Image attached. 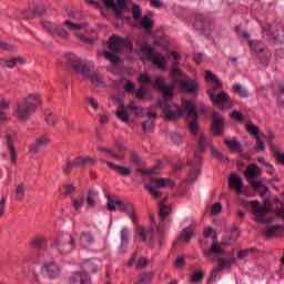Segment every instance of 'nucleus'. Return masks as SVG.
<instances>
[{"label":"nucleus","mask_w":284,"mask_h":284,"mask_svg":"<svg viewBox=\"0 0 284 284\" xmlns=\"http://www.w3.org/2000/svg\"><path fill=\"white\" fill-rule=\"evenodd\" d=\"M230 235L229 239L231 241H237L239 236H241V231H239V226L234 225L233 227L230 229L229 231Z\"/></svg>","instance_id":"obj_58"},{"label":"nucleus","mask_w":284,"mask_h":284,"mask_svg":"<svg viewBox=\"0 0 284 284\" xmlns=\"http://www.w3.org/2000/svg\"><path fill=\"white\" fill-rule=\"evenodd\" d=\"M151 181L156 185V187H171V190H174V187H176V184L170 179L153 178L151 179Z\"/></svg>","instance_id":"obj_31"},{"label":"nucleus","mask_w":284,"mask_h":284,"mask_svg":"<svg viewBox=\"0 0 284 284\" xmlns=\"http://www.w3.org/2000/svg\"><path fill=\"white\" fill-rule=\"evenodd\" d=\"M26 199V184L20 183L14 187V200L21 203Z\"/></svg>","instance_id":"obj_38"},{"label":"nucleus","mask_w":284,"mask_h":284,"mask_svg":"<svg viewBox=\"0 0 284 284\" xmlns=\"http://www.w3.org/2000/svg\"><path fill=\"white\" fill-rule=\"evenodd\" d=\"M115 116L120 119V121H123V123H130V115L125 111V108L115 111Z\"/></svg>","instance_id":"obj_53"},{"label":"nucleus","mask_w":284,"mask_h":284,"mask_svg":"<svg viewBox=\"0 0 284 284\" xmlns=\"http://www.w3.org/2000/svg\"><path fill=\"white\" fill-rule=\"evenodd\" d=\"M251 48L254 52H256L258 54L260 61H262V63L264 65H267V63H270V52L265 51L263 48H254V42L251 41Z\"/></svg>","instance_id":"obj_33"},{"label":"nucleus","mask_w":284,"mask_h":284,"mask_svg":"<svg viewBox=\"0 0 284 284\" xmlns=\"http://www.w3.org/2000/svg\"><path fill=\"white\" fill-rule=\"evenodd\" d=\"M90 281V276L85 272H75L73 273L69 280V284H85Z\"/></svg>","instance_id":"obj_26"},{"label":"nucleus","mask_w":284,"mask_h":284,"mask_svg":"<svg viewBox=\"0 0 284 284\" xmlns=\"http://www.w3.org/2000/svg\"><path fill=\"white\" fill-rule=\"evenodd\" d=\"M75 245L77 240L74 239V236L64 235L62 237L55 239L52 242L51 247H53V250H57L58 254L64 256L65 254H71Z\"/></svg>","instance_id":"obj_5"},{"label":"nucleus","mask_w":284,"mask_h":284,"mask_svg":"<svg viewBox=\"0 0 284 284\" xmlns=\"http://www.w3.org/2000/svg\"><path fill=\"white\" fill-rule=\"evenodd\" d=\"M194 236H196V234L194 233V230H192V227H186L181 232L179 241H184V243H190V241H192Z\"/></svg>","instance_id":"obj_39"},{"label":"nucleus","mask_w":284,"mask_h":284,"mask_svg":"<svg viewBox=\"0 0 284 284\" xmlns=\"http://www.w3.org/2000/svg\"><path fill=\"white\" fill-rule=\"evenodd\" d=\"M140 26L141 28H143V30H145V32H152V28L154 24L152 23V20L150 19V17L144 16L142 18Z\"/></svg>","instance_id":"obj_48"},{"label":"nucleus","mask_w":284,"mask_h":284,"mask_svg":"<svg viewBox=\"0 0 284 284\" xmlns=\"http://www.w3.org/2000/svg\"><path fill=\"white\" fill-rule=\"evenodd\" d=\"M130 159L135 165H143L144 163L143 158H141V155H139V153H136L135 151H132L130 153Z\"/></svg>","instance_id":"obj_59"},{"label":"nucleus","mask_w":284,"mask_h":284,"mask_svg":"<svg viewBox=\"0 0 284 284\" xmlns=\"http://www.w3.org/2000/svg\"><path fill=\"white\" fill-rule=\"evenodd\" d=\"M224 145H226L229 150H232V152H241L242 150L241 143L236 141V139H233V140L225 139Z\"/></svg>","instance_id":"obj_40"},{"label":"nucleus","mask_w":284,"mask_h":284,"mask_svg":"<svg viewBox=\"0 0 284 284\" xmlns=\"http://www.w3.org/2000/svg\"><path fill=\"white\" fill-rule=\"evenodd\" d=\"M212 124H211V133L213 136H223V132H225V118L221 115L219 112H213L211 114Z\"/></svg>","instance_id":"obj_11"},{"label":"nucleus","mask_w":284,"mask_h":284,"mask_svg":"<svg viewBox=\"0 0 284 284\" xmlns=\"http://www.w3.org/2000/svg\"><path fill=\"white\" fill-rule=\"evenodd\" d=\"M141 52L148 57L149 61H151L155 68H159V70H165V57L163 54L154 52V49L149 44L141 47Z\"/></svg>","instance_id":"obj_7"},{"label":"nucleus","mask_w":284,"mask_h":284,"mask_svg":"<svg viewBox=\"0 0 284 284\" xmlns=\"http://www.w3.org/2000/svg\"><path fill=\"white\" fill-rule=\"evenodd\" d=\"M45 32L49 34H54L55 37H60L61 39H68L70 37V32L68 30L52 23V22H41Z\"/></svg>","instance_id":"obj_18"},{"label":"nucleus","mask_w":284,"mask_h":284,"mask_svg":"<svg viewBox=\"0 0 284 284\" xmlns=\"http://www.w3.org/2000/svg\"><path fill=\"white\" fill-rule=\"evenodd\" d=\"M179 65L180 62H173L170 69V74L172 75L174 82L176 79H187V75L183 73V70H181Z\"/></svg>","instance_id":"obj_30"},{"label":"nucleus","mask_w":284,"mask_h":284,"mask_svg":"<svg viewBox=\"0 0 284 284\" xmlns=\"http://www.w3.org/2000/svg\"><path fill=\"white\" fill-rule=\"evenodd\" d=\"M144 187L149 192V194H151V196H153V199H161V196H162L161 191H159L156 187H154L150 184H145Z\"/></svg>","instance_id":"obj_54"},{"label":"nucleus","mask_w":284,"mask_h":284,"mask_svg":"<svg viewBox=\"0 0 284 284\" xmlns=\"http://www.w3.org/2000/svg\"><path fill=\"white\" fill-rule=\"evenodd\" d=\"M142 128L144 132H154V121L153 120H146L142 122Z\"/></svg>","instance_id":"obj_62"},{"label":"nucleus","mask_w":284,"mask_h":284,"mask_svg":"<svg viewBox=\"0 0 284 284\" xmlns=\"http://www.w3.org/2000/svg\"><path fill=\"white\" fill-rule=\"evenodd\" d=\"M280 230H283V226L281 225L267 226L265 231L266 239H273V236H276V234H278Z\"/></svg>","instance_id":"obj_46"},{"label":"nucleus","mask_w":284,"mask_h":284,"mask_svg":"<svg viewBox=\"0 0 284 284\" xmlns=\"http://www.w3.org/2000/svg\"><path fill=\"white\" fill-rule=\"evenodd\" d=\"M251 206L253 207L255 214L260 217L258 221L261 223H272L274 217L267 216L270 212H272V204L265 202L263 205L258 204V202H251Z\"/></svg>","instance_id":"obj_9"},{"label":"nucleus","mask_w":284,"mask_h":284,"mask_svg":"<svg viewBox=\"0 0 284 284\" xmlns=\"http://www.w3.org/2000/svg\"><path fill=\"white\" fill-rule=\"evenodd\" d=\"M128 110H130V112H133L135 116H143V108L140 105H136V102L134 101L130 102Z\"/></svg>","instance_id":"obj_47"},{"label":"nucleus","mask_w":284,"mask_h":284,"mask_svg":"<svg viewBox=\"0 0 284 284\" xmlns=\"http://www.w3.org/2000/svg\"><path fill=\"white\" fill-rule=\"evenodd\" d=\"M203 278H205V273L201 270L195 271L191 277H190V283L192 284H199L203 282Z\"/></svg>","instance_id":"obj_45"},{"label":"nucleus","mask_w":284,"mask_h":284,"mask_svg":"<svg viewBox=\"0 0 284 284\" xmlns=\"http://www.w3.org/2000/svg\"><path fill=\"white\" fill-rule=\"evenodd\" d=\"M229 187L236 192L241 205L247 210L250 207V196L247 191L243 190V178L236 175V173H231L229 176Z\"/></svg>","instance_id":"obj_4"},{"label":"nucleus","mask_w":284,"mask_h":284,"mask_svg":"<svg viewBox=\"0 0 284 284\" xmlns=\"http://www.w3.org/2000/svg\"><path fill=\"white\" fill-rule=\"evenodd\" d=\"M83 203H85V194H82L80 197L73 199L72 205L75 212H79L81 207H83Z\"/></svg>","instance_id":"obj_51"},{"label":"nucleus","mask_w":284,"mask_h":284,"mask_svg":"<svg viewBox=\"0 0 284 284\" xmlns=\"http://www.w3.org/2000/svg\"><path fill=\"white\" fill-rule=\"evenodd\" d=\"M44 122L49 128H57L59 123V118H57V114L52 113L51 111L44 112Z\"/></svg>","instance_id":"obj_37"},{"label":"nucleus","mask_w":284,"mask_h":284,"mask_svg":"<svg viewBox=\"0 0 284 284\" xmlns=\"http://www.w3.org/2000/svg\"><path fill=\"white\" fill-rule=\"evenodd\" d=\"M237 166L240 168V172L244 170V176L247 181H250V164L243 163V161H237Z\"/></svg>","instance_id":"obj_55"},{"label":"nucleus","mask_w":284,"mask_h":284,"mask_svg":"<svg viewBox=\"0 0 284 284\" xmlns=\"http://www.w3.org/2000/svg\"><path fill=\"white\" fill-rule=\"evenodd\" d=\"M43 271L45 272L47 276H49V278H59V274H61L59 265H57L54 262L44 264Z\"/></svg>","instance_id":"obj_27"},{"label":"nucleus","mask_w":284,"mask_h":284,"mask_svg":"<svg viewBox=\"0 0 284 284\" xmlns=\"http://www.w3.org/2000/svg\"><path fill=\"white\" fill-rule=\"evenodd\" d=\"M63 26H65V28L70 29L72 32H79L81 30H83V28L88 27V23H74L70 20H65Z\"/></svg>","instance_id":"obj_41"},{"label":"nucleus","mask_w":284,"mask_h":284,"mask_svg":"<svg viewBox=\"0 0 284 284\" xmlns=\"http://www.w3.org/2000/svg\"><path fill=\"white\" fill-rule=\"evenodd\" d=\"M211 154L213 159H216L217 161H226L230 162V159H227L223 153L219 152L215 148H211Z\"/></svg>","instance_id":"obj_56"},{"label":"nucleus","mask_w":284,"mask_h":284,"mask_svg":"<svg viewBox=\"0 0 284 284\" xmlns=\"http://www.w3.org/2000/svg\"><path fill=\"white\" fill-rule=\"evenodd\" d=\"M215 90H220L217 87H213L207 91V94L213 103V105H235L236 101H234L227 92L222 91L220 93H215Z\"/></svg>","instance_id":"obj_8"},{"label":"nucleus","mask_w":284,"mask_h":284,"mask_svg":"<svg viewBox=\"0 0 284 284\" xmlns=\"http://www.w3.org/2000/svg\"><path fill=\"white\" fill-rule=\"evenodd\" d=\"M98 159L94 156H77L74 159L75 168H94L98 163Z\"/></svg>","instance_id":"obj_20"},{"label":"nucleus","mask_w":284,"mask_h":284,"mask_svg":"<svg viewBox=\"0 0 284 284\" xmlns=\"http://www.w3.org/2000/svg\"><path fill=\"white\" fill-rule=\"evenodd\" d=\"M97 150L98 152H101L102 154L108 156V159H119V154H116V152H114V150L110 148L99 145Z\"/></svg>","instance_id":"obj_43"},{"label":"nucleus","mask_w":284,"mask_h":284,"mask_svg":"<svg viewBox=\"0 0 284 284\" xmlns=\"http://www.w3.org/2000/svg\"><path fill=\"white\" fill-rule=\"evenodd\" d=\"M42 103L41 94L28 93L13 106V116L20 121V123H26L32 119V114H37V111L41 108Z\"/></svg>","instance_id":"obj_1"},{"label":"nucleus","mask_w":284,"mask_h":284,"mask_svg":"<svg viewBox=\"0 0 284 284\" xmlns=\"http://www.w3.org/2000/svg\"><path fill=\"white\" fill-rule=\"evenodd\" d=\"M204 258L214 263L216 257L214 256H225V251H223V243L213 242L211 247L203 252Z\"/></svg>","instance_id":"obj_12"},{"label":"nucleus","mask_w":284,"mask_h":284,"mask_svg":"<svg viewBox=\"0 0 284 284\" xmlns=\"http://www.w3.org/2000/svg\"><path fill=\"white\" fill-rule=\"evenodd\" d=\"M205 80L206 81H214L215 88H219V89L223 88V83L221 82V80L216 79V75H214V73L212 71H206Z\"/></svg>","instance_id":"obj_50"},{"label":"nucleus","mask_w":284,"mask_h":284,"mask_svg":"<svg viewBox=\"0 0 284 284\" xmlns=\"http://www.w3.org/2000/svg\"><path fill=\"white\" fill-rule=\"evenodd\" d=\"M50 143V138L48 135H41L40 138L36 139V142L31 144L30 152L31 154H39L42 148H45Z\"/></svg>","instance_id":"obj_21"},{"label":"nucleus","mask_w":284,"mask_h":284,"mask_svg":"<svg viewBox=\"0 0 284 284\" xmlns=\"http://www.w3.org/2000/svg\"><path fill=\"white\" fill-rule=\"evenodd\" d=\"M210 145H212V141L207 140V136H205V134L201 133L197 139V145H196L195 152H194V159H195V161H197V163H201V161H202L201 154H203V152H205V150H207V148H210Z\"/></svg>","instance_id":"obj_14"},{"label":"nucleus","mask_w":284,"mask_h":284,"mask_svg":"<svg viewBox=\"0 0 284 284\" xmlns=\"http://www.w3.org/2000/svg\"><path fill=\"white\" fill-rule=\"evenodd\" d=\"M7 150L10 155L11 165H17V148L14 146V143L19 141V136L17 133L7 134Z\"/></svg>","instance_id":"obj_17"},{"label":"nucleus","mask_w":284,"mask_h":284,"mask_svg":"<svg viewBox=\"0 0 284 284\" xmlns=\"http://www.w3.org/2000/svg\"><path fill=\"white\" fill-rule=\"evenodd\" d=\"M172 214V206L165 204V199L162 200L161 202H159V217L160 221H165V219H168V216H170Z\"/></svg>","instance_id":"obj_28"},{"label":"nucleus","mask_w":284,"mask_h":284,"mask_svg":"<svg viewBox=\"0 0 284 284\" xmlns=\"http://www.w3.org/2000/svg\"><path fill=\"white\" fill-rule=\"evenodd\" d=\"M219 267L213 268L211 276L209 278V283H212L216 281V276L225 270V267H230V265H234L236 263V257H231V258H220L217 260Z\"/></svg>","instance_id":"obj_15"},{"label":"nucleus","mask_w":284,"mask_h":284,"mask_svg":"<svg viewBox=\"0 0 284 284\" xmlns=\"http://www.w3.org/2000/svg\"><path fill=\"white\" fill-rule=\"evenodd\" d=\"M250 135L254 136L256 141V145L253 149V152H265V142L263 139H265V133L261 131V128L254 123H250Z\"/></svg>","instance_id":"obj_10"},{"label":"nucleus","mask_w":284,"mask_h":284,"mask_svg":"<svg viewBox=\"0 0 284 284\" xmlns=\"http://www.w3.org/2000/svg\"><path fill=\"white\" fill-rule=\"evenodd\" d=\"M196 23H200V28H202V30H210V28H212V21L207 18L197 17Z\"/></svg>","instance_id":"obj_52"},{"label":"nucleus","mask_w":284,"mask_h":284,"mask_svg":"<svg viewBox=\"0 0 284 284\" xmlns=\"http://www.w3.org/2000/svg\"><path fill=\"white\" fill-rule=\"evenodd\" d=\"M146 234L152 245H154L156 241L160 246L163 245V236H165V233H163V222H161L155 230L153 227L149 229Z\"/></svg>","instance_id":"obj_19"},{"label":"nucleus","mask_w":284,"mask_h":284,"mask_svg":"<svg viewBox=\"0 0 284 284\" xmlns=\"http://www.w3.org/2000/svg\"><path fill=\"white\" fill-rule=\"evenodd\" d=\"M121 244H120V254H125L128 245L130 244L129 231L126 227L121 230Z\"/></svg>","instance_id":"obj_34"},{"label":"nucleus","mask_w":284,"mask_h":284,"mask_svg":"<svg viewBox=\"0 0 284 284\" xmlns=\"http://www.w3.org/2000/svg\"><path fill=\"white\" fill-rule=\"evenodd\" d=\"M74 168H77V163H74V160L67 161V163L62 168V172L68 176L72 172V170H74Z\"/></svg>","instance_id":"obj_57"},{"label":"nucleus","mask_w":284,"mask_h":284,"mask_svg":"<svg viewBox=\"0 0 284 284\" xmlns=\"http://www.w3.org/2000/svg\"><path fill=\"white\" fill-rule=\"evenodd\" d=\"M142 14H143V11L141 10V7H139V4H133V8H132L133 21H139Z\"/></svg>","instance_id":"obj_60"},{"label":"nucleus","mask_w":284,"mask_h":284,"mask_svg":"<svg viewBox=\"0 0 284 284\" xmlns=\"http://www.w3.org/2000/svg\"><path fill=\"white\" fill-rule=\"evenodd\" d=\"M176 111H172V110H166L164 111V120L165 121H176V119H181L183 116V112L181 111V109H179V106H175Z\"/></svg>","instance_id":"obj_35"},{"label":"nucleus","mask_w":284,"mask_h":284,"mask_svg":"<svg viewBox=\"0 0 284 284\" xmlns=\"http://www.w3.org/2000/svg\"><path fill=\"white\" fill-rule=\"evenodd\" d=\"M106 200H108L106 210L109 212H116V210H119L120 200H112L110 199V195L106 196Z\"/></svg>","instance_id":"obj_49"},{"label":"nucleus","mask_w":284,"mask_h":284,"mask_svg":"<svg viewBox=\"0 0 284 284\" xmlns=\"http://www.w3.org/2000/svg\"><path fill=\"white\" fill-rule=\"evenodd\" d=\"M102 163H105L108 168H111V170H114L120 174V176H130L132 174V168H125L123 165L114 164L111 161L102 160Z\"/></svg>","instance_id":"obj_24"},{"label":"nucleus","mask_w":284,"mask_h":284,"mask_svg":"<svg viewBox=\"0 0 284 284\" xmlns=\"http://www.w3.org/2000/svg\"><path fill=\"white\" fill-rule=\"evenodd\" d=\"M97 196H99V194L94 189H88L85 194V201H87L88 207L97 206Z\"/></svg>","instance_id":"obj_36"},{"label":"nucleus","mask_w":284,"mask_h":284,"mask_svg":"<svg viewBox=\"0 0 284 284\" xmlns=\"http://www.w3.org/2000/svg\"><path fill=\"white\" fill-rule=\"evenodd\" d=\"M0 50H6L7 52H17V45L9 44L0 40Z\"/></svg>","instance_id":"obj_61"},{"label":"nucleus","mask_w":284,"mask_h":284,"mask_svg":"<svg viewBox=\"0 0 284 284\" xmlns=\"http://www.w3.org/2000/svg\"><path fill=\"white\" fill-rule=\"evenodd\" d=\"M67 59L71 68L75 70L77 74H81V77H84V79L91 81L95 88L103 85V78L99 73L92 71L88 64L82 63L77 55L73 53H67Z\"/></svg>","instance_id":"obj_3"},{"label":"nucleus","mask_w":284,"mask_h":284,"mask_svg":"<svg viewBox=\"0 0 284 284\" xmlns=\"http://www.w3.org/2000/svg\"><path fill=\"white\" fill-rule=\"evenodd\" d=\"M263 174V170L260 168L258 164L252 163L250 164V180L258 179Z\"/></svg>","instance_id":"obj_42"},{"label":"nucleus","mask_w":284,"mask_h":284,"mask_svg":"<svg viewBox=\"0 0 284 284\" xmlns=\"http://www.w3.org/2000/svg\"><path fill=\"white\" fill-rule=\"evenodd\" d=\"M153 85L160 91L161 89H163L166 85L165 78H163L162 75H159L158 78H155Z\"/></svg>","instance_id":"obj_63"},{"label":"nucleus","mask_w":284,"mask_h":284,"mask_svg":"<svg viewBox=\"0 0 284 284\" xmlns=\"http://www.w3.org/2000/svg\"><path fill=\"white\" fill-rule=\"evenodd\" d=\"M29 245L33 250H43L45 252L48 250V239L42 235L34 236L29 241Z\"/></svg>","instance_id":"obj_22"},{"label":"nucleus","mask_w":284,"mask_h":284,"mask_svg":"<svg viewBox=\"0 0 284 284\" xmlns=\"http://www.w3.org/2000/svg\"><path fill=\"white\" fill-rule=\"evenodd\" d=\"M94 243V235L90 231H84L80 233V245L84 248L88 250L89 245H92Z\"/></svg>","instance_id":"obj_29"},{"label":"nucleus","mask_w":284,"mask_h":284,"mask_svg":"<svg viewBox=\"0 0 284 284\" xmlns=\"http://www.w3.org/2000/svg\"><path fill=\"white\" fill-rule=\"evenodd\" d=\"M109 50L104 52V58L106 61H111L113 65H116L119 61H121V58L118 54V52H121V48H124L126 52H132L134 50V42L130 40V38H123L121 36L113 34L109 39Z\"/></svg>","instance_id":"obj_2"},{"label":"nucleus","mask_w":284,"mask_h":284,"mask_svg":"<svg viewBox=\"0 0 284 284\" xmlns=\"http://www.w3.org/2000/svg\"><path fill=\"white\" fill-rule=\"evenodd\" d=\"M264 30L268 37H274V39L278 37V29L276 27H272V24H268Z\"/></svg>","instance_id":"obj_64"},{"label":"nucleus","mask_w":284,"mask_h":284,"mask_svg":"<svg viewBox=\"0 0 284 284\" xmlns=\"http://www.w3.org/2000/svg\"><path fill=\"white\" fill-rule=\"evenodd\" d=\"M103 4L115 12L116 19H121L123 10L128 8V1L125 0H116V2L114 0H103Z\"/></svg>","instance_id":"obj_13"},{"label":"nucleus","mask_w":284,"mask_h":284,"mask_svg":"<svg viewBox=\"0 0 284 284\" xmlns=\"http://www.w3.org/2000/svg\"><path fill=\"white\" fill-rule=\"evenodd\" d=\"M118 210L124 214H128L133 223H136V215H134V206L132 203L120 201V203H118Z\"/></svg>","instance_id":"obj_23"},{"label":"nucleus","mask_w":284,"mask_h":284,"mask_svg":"<svg viewBox=\"0 0 284 284\" xmlns=\"http://www.w3.org/2000/svg\"><path fill=\"white\" fill-rule=\"evenodd\" d=\"M163 99H173L174 97V84L162 87L160 90Z\"/></svg>","instance_id":"obj_44"},{"label":"nucleus","mask_w":284,"mask_h":284,"mask_svg":"<svg viewBox=\"0 0 284 284\" xmlns=\"http://www.w3.org/2000/svg\"><path fill=\"white\" fill-rule=\"evenodd\" d=\"M44 12H45V4H43V2H40L34 4L33 8L27 12V14L24 16V19H34V17H43Z\"/></svg>","instance_id":"obj_25"},{"label":"nucleus","mask_w":284,"mask_h":284,"mask_svg":"<svg viewBox=\"0 0 284 284\" xmlns=\"http://www.w3.org/2000/svg\"><path fill=\"white\" fill-rule=\"evenodd\" d=\"M183 110L186 112L189 119L191 118L187 128L190 132L196 136V134H199V122L196 121V119H199V113H196V106H194L191 101H185L183 103Z\"/></svg>","instance_id":"obj_6"},{"label":"nucleus","mask_w":284,"mask_h":284,"mask_svg":"<svg viewBox=\"0 0 284 284\" xmlns=\"http://www.w3.org/2000/svg\"><path fill=\"white\" fill-rule=\"evenodd\" d=\"M251 183V187L253 190H256V192H258L261 194V196H265V194H267V192H270V187H267V185L265 183H262L258 180H250Z\"/></svg>","instance_id":"obj_32"},{"label":"nucleus","mask_w":284,"mask_h":284,"mask_svg":"<svg viewBox=\"0 0 284 284\" xmlns=\"http://www.w3.org/2000/svg\"><path fill=\"white\" fill-rule=\"evenodd\" d=\"M178 88H180V90H184L186 94H199L200 84L196 80L183 78L180 80Z\"/></svg>","instance_id":"obj_16"}]
</instances>
